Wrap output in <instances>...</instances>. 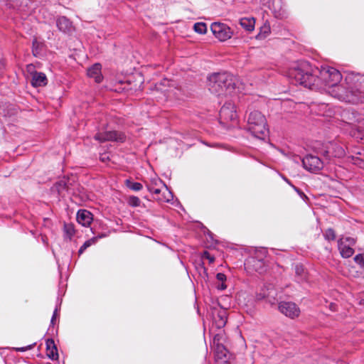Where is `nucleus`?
<instances>
[{"instance_id": "obj_8", "label": "nucleus", "mask_w": 364, "mask_h": 364, "mask_svg": "<svg viewBox=\"0 0 364 364\" xmlns=\"http://www.w3.org/2000/svg\"><path fill=\"white\" fill-rule=\"evenodd\" d=\"M278 309L282 314L291 319H296L301 314L300 308L291 301L280 302L278 305Z\"/></svg>"}, {"instance_id": "obj_13", "label": "nucleus", "mask_w": 364, "mask_h": 364, "mask_svg": "<svg viewBox=\"0 0 364 364\" xmlns=\"http://www.w3.org/2000/svg\"><path fill=\"white\" fill-rule=\"evenodd\" d=\"M95 139L100 141H122L124 136L122 134L116 132L107 131L103 133L96 134Z\"/></svg>"}, {"instance_id": "obj_20", "label": "nucleus", "mask_w": 364, "mask_h": 364, "mask_svg": "<svg viewBox=\"0 0 364 364\" xmlns=\"http://www.w3.org/2000/svg\"><path fill=\"white\" fill-rule=\"evenodd\" d=\"M214 322L219 328L225 326L227 322V314L225 310L220 311L217 316L214 317Z\"/></svg>"}, {"instance_id": "obj_22", "label": "nucleus", "mask_w": 364, "mask_h": 364, "mask_svg": "<svg viewBox=\"0 0 364 364\" xmlns=\"http://www.w3.org/2000/svg\"><path fill=\"white\" fill-rule=\"evenodd\" d=\"M57 26L63 32L70 31L72 28V23L66 17H60L58 19Z\"/></svg>"}, {"instance_id": "obj_16", "label": "nucleus", "mask_w": 364, "mask_h": 364, "mask_svg": "<svg viewBox=\"0 0 364 364\" xmlns=\"http://www.w3.org/2000/svg\"><path fill=\"white\" fill-rule=\"evenodd\" d=\"M93 220L92 213L87 210H80L77 213V221L82 226H89Z\"/></svg>"}, {"instance_id": "obj_36", "label": "nucleus", "mask_w": 364, "mask_h": 364, "mask_svg": "<svg viewBox=\"0 0 364 364\" xmlns=\"http://www.w3.org/2000/svg\"><path fill=\"white\" fill-rule=\"evenodd\" d=\"M38 46V43H37L36 41H34L33 43V51L34 53V55H36V49Z\"/></svg>"}, {"instance_id": "obj_25", "label": "nucleus", "mask_w": 364, "mask_h": 364, "mask_svg": "<svg viewBox=\"0 0 364 364\" xmlns=\"http://www.w3.org/2000/svg\"><path fill=\"white\" fill-rule=\"evenodd\" d=\"M353 134L358 139H364V120L353 128Z\"/></svg>"}, {"instance_id": "obj_24", "label": "nucleus", "mask_w": 364, "mask_h": 364, "mask_svg": "<svg viewBox=\"0 0 364 364\" xmlns=\"http://www.w3.org/2000/svg\"><path fill=\"white\" fill-rule=\"evenodd\" d=\"M353 134L358 139H364V120L353 128Z\"/></svg>"}, {"instance_id": "obj_7", "label": "nucleus", "mask_w": 364, "mask_h": 364, "mask_svg": "<svg viewBox=\"0 0 364 364\" xmlns=\"http://www.w3.org/2000/svg\"><path fill=\"white\" fill-rule=\"evenodd\" d=\"M210 30L214 36L220 41H225L230 39L232 36L231 28L226 24L215 22L212 23Z\"/></svg>"}, {"instance_id": "obj_10", "label": "nucleus", "mask_w": 364, "mask_h": 364, "mask_svg": "<svg viewBox=\"0 0 364 364\" xmlns=\"http://www.w3.org/2000/svg\"><path fill=\"white\" fill-rule=\"evenodd\" d=\"M355 244V240L352 237H341L338 240V249L341 256L346 258L351 257L354 253V250L352 247Z\"/></svg>"}, {"instance_id": "obj_21", "label": "nucleus", "mask_w": 364, "mask_h": 364, "mask_svg": "<svg viewBox=\"0 0 364 364\" xmlns=\"http://www.w3.org/2000/svg\"><path fill=\"white\" fill-rule=\"evenodd\" d=\"M46 351H47V355L53 359L55 360L58 358V355L57 353V348L54 344L53 341L52 340H48L46 342Z\"/></svg>"}, {"instance_id": "obj_19", "label": "nucleus", "mask_w": 364, "mask_h": 364, "mask_svg": "<svg viewBox=\"0 0 364 364\" xmlns=\"http://www.w3.org/2000/svg\"><path fill=\"white\" fill-rule=\"evenodd\" d=\"M240 24L247 31L252 32L255 29V19L253 17L242 18Z\"/></svg>"}, {"instance_id": "obj_17", "label": "nucleus", "mask_w": 364, "mask_h": 364, "mask_svg": "<svg viewBox=\"0 0 364 364\" xmlns=\"http://www.w3.org/2000/svg\"><path fill=\"white\" fill-rule=\"evenodd\" d=\"M323 155L327 157H341L344 155V150L342 147L330 143L326 146V150L323 152Z\"/></svg>"}, {"instance_id": "obj_29", "label": "nucleus", "mask_w": 364, "mask_h": 364, "mask_svg": "<svg viewBox=\"0 0 364 364\" xmlns=\"http://www.w3.org/2000/svg\"><path fill=\"white\" fill-rule=\"evenodd\" d=\"M216 278L218 282H220L221 284H218L217 287L218 289L220 290H223L226 289L227 286L224 284V282L226 281V276L225 274H217Z\"/></svg>"}, {"instance_id": "obj_23", "label": "nucleus", "mask_w": 364, "mask_h": 364, "mask_svg": "<svg viewBox=\"0 0 364 364\" xmlns=\"http://www.w3.org/2000/svg\"><path fill=\"white\" fill-rule=\"evenodd\" d=\"M271 32L270 26L267 22H265L260 28L259 32L256 36L257 39L262 40L267 38Z\"/></svg>"}, {"instance_id": "obj_32", "label": "nucleus", "mask_w": 364, "mask_h": 364, "mask_svg": "<svg viewBox=\"0 0 364 364\" xmlns=\"http://www.w3.org/2000/svg\"><path fill=\"white\" fill-rule=\"evenodd\" d=\"M129 203L132 206L136 207L140 204V200L136 196H132L129 198Z\"/></svg>"}, {"instance_id": "obj_15", "label": "nucleus", "mask_w": 364, "mask_h": 364, "mask_svg": "<svg viewBox=\"0 0 364 364\" xmlns=\"http://www.w3.org/2000/svg\"><path fill=\"white\" fill-rule=\"evenodd\" d=\"M220 117L225 120L234 121L237 118L235 107L231 105H224L220 112Z\"/></svg>"}, {"instance_id": "obj_5", "label": "nucleus", "mask_w": 364, "mask_h": 364, "mask_svg": "<svg viewBox=\"0 0 364 364\" xmlns=\"http://www.w3.org/2000/svg\"><path fill=\"white\" fill-rule=\"evenodd\" d=\"M348 87H344L343 85H337L331 90H329V93L341 100H343L348 102L355 103L358 102L360 99L358 95L355 93V89H351L349 85Z\"/></svg>"}, {"instance_id": "obj_11", "label": "nucleus", "mask_w": 364, "mask_h": 364, "mask_svg": "<svg viewBox=\"0 0 364 364\" xmlns=\"http://www.w3.org/2000/svg\"><path fill=\"white\" fill-rule=\"evenodd\" d=\"M346 82L351 89H355V93L364 92V76L358 74H348L346 77Z\"/></svg>"}, {"instance_id": "obj_14", "label": "nucleus", "mask_w": 364, "mask_h": 364, "mask_svg": "<svg viewBox=\"0 0 364 364\" xmlns=\"http://www.w3.org/2000/svg\"><path fill=\"white\" fill-rule=\"evenodd\" d=\"M215 352V358L218 364H227L228 363V353L222 343H217V347H214Z\"/></svg>"}, {"instance_id": "obj_1", "label": "nucleus", "mask_w": 364, "mask_h": 364, "mask_svg": "<svg viewBox=\"0 0 364 364\" xmlns=\"http://www.w3.org/2000/svg\"><path fill=\"white\" fill-rule=\"evenodd\" d=\"M235 77L228 73L213 74L208 79L209 90L218 96L231 94L235 90Z\"/></svg>"}, {"instance_id": "obj_6", "label": "nucleus", "mask_w": 364, "mask_h": 364, "mask_svg": "<svg viewBox=\"0 0 364 364\" xmlns=\"http://www.w3.org/2000/svg\"><path fill=\"white\" fill-rule=\"evenodd\" d=\"M146 186L148 189L154 194L158 195L161 193H163L164 196L163 198L159 197V200L166 201L170 200L171 193L168 192L166 186L164 184L163 181L160 178L157 177L153 178L150 183Z\"/></svg>"}, {"instance_id": "obj_34", "label": "nucleus", "mask_w": 364, "mask_h": 364, "mask_svg": "<svg viewBox=\"0 0 364 364\" xmlns=\"http://www.w3.org/2000/svg\"><path fill=\"white\" fill-rule=\"evenodd\" d=\"M325 236L328 240H334L336 237L335 232L331 229H329L326 232Z\"/></svg>"}, {"instance_id": "obj_18", "label": "nucleus", "mask_w": 364, "mask_h": 364, "mask_svg": "<svg viewBox=\"0 0 364 364\" xmlns=\"http://www.w3.org/2000/svg\"><path fill=\"white\" fill-rule=\"evenodd\" d=\"M87 75L90 77L94 78L95 82H100L102 80V75L101 73V65L96 63L87 70Z\"/></svg>"}, {"instance_id": "obj_35", "label": "nucleus", "mask_w": 364, "mask_h": 364, "mask_svg": "<svg viewBox=\"0 0 364 364\" xmlns=\"http://www.w3.org/2000/svg\"><path fill=\"white\" fill-rule=\"evenodd\" d=\"M203 259H206L210 262H213L214 261V258L208 252H204Z\"/></svg>"}, {"instance_id": "obj_26", "label": "nucleus", "mask_w": 364, "mask_h": 364, "mask_svg": "<svg viewBox=\"0 0 364 364\" xmlns=\"http://www.w3.org/2000/svg\"><path fill=\"white\" fill-rule=\"evenodd\" d=\"M105 235H101L98 237H92L87 241H85L84 242V244L82 245V247L80 248L79 250V254H82L83 252V251L85 250H86L87 247H89L90 246L95 244L98 240V238H101L102 237H104Z\"/></svg>"}, {"instance_id": "obj_2", "label": "nucleus", "mask_w": 364, "mask_h": 364, "mask_svg": "<svg viewBox=\"0 0 364 364\" xmlns=\"http://www.w3.org/2000/svg\"><path fill=\"white\" fill-rule=\"evenodd\" d=\"M310 71L309 65L303 62L291 68L289 76L304 87L312 88L315 85L316 79L310 74Z\"/></svg>"}, {"instance_id": "obj_27", "label": "nucleus", "mask_w": 364, "mask_h": 364, "mask_svg": "<svg viewBox=\"0 0 364 364\" xmlns=\"http://www.w3.org/2000/svg\"><path fill=\"white\" fill-rule=\"evenodd\" d=\"M194 31L199 34H205L207 32V26L205 23H196L193 26Z\"/></svg>"}, {"instance_id": "obj_28", "label": "nucleus", "mask_w": 364, "mask_h": 364, "mask_svg": "<svg viewBox=\"0 0 364 364\" xmlns=\"http://www.w3.org/2000/svg\"><path fill=\"white\" fill-rule=\"evenodd\" d=\"M128 188L134 191H140L142 188V185L140 183L132 182L129 180L125 181Z\"/></svg>"}, {"instance_id": "obj_3", "label": "nucleus", "mask_w": 364, "mask_h": 364, "mask_svg": "<svg viewBox=\"0 0 364 364\" xmlns=\"http://www.w3.org/2000/svg\"><path fill=\"white\" fill-rule=\"evenodd\" d=\"M249 130L257 138H263L267 132L265 117L259 111H252L247 119Z\"/></svg>"}, {"instance_id": "obj_33", "label": "nucleus", "mask_w": 364, "mask_h": 364, "mask_svg": "<svg viewBox=\"0 0 364 364\" xmlns=\"http://www.w3.org/2000/svg\"><path fill=\"white\" fill-rule=\"evenodd\" d=\"M65 230L69 237H72L75 233L74 227L71 224L65 225Z\"/></svg>"}, {"instance_id": "obj_4", "label": "nucleus", "mask_w": 364, "mask_h": 364, "mask_svg": "<svg viewBox=\"0 0 364 364\" xmlns=\"http://www.w3.org/2000/svg\"><path fill=\"white\" fill-rule=\"evenodd\" d=\"M342 75L338 70L331 67H323L319 73V80L321 83L317 82L316 86L325 85L328 92L331 90L341 80Z\"/></svg>"}, {"instance_id": "obj_31", "label": "nucleus", "mask_w": 364, "mask_h": 364, "mask_svg": "<svg viewBox=\"0 0 364 364\" xmlns=\"http://www.w3.org/2000/svg\"><path fill=\"white\" fill-rule=\"evenodd\" d=\"M224 340V336L222 333H218L217 335H215L213 338L214 347H217V343H218L223 344V341Z\"/></svg>"}, {"instance_id": "obj_30", "label": "nucleus", "mask_w": 364, "mask_h": 364, "mask_svg": "<svg viewBox=\"0 0 364 364\" xmlns=\"http://www.w3.org/2000/svg\"><path fill=\"white\" fill-rule=\"evenodd\" d=\"M354 261L360 267H364V253L357 255L354 257Z\"/></svg>"}, {"instance_id": "obj_12", "label": "nucleus", "mask_w": 364, "mask_h": 364, "mask_svg": "<svg viewBox=\"0 0 364 364\" xmlns=\"http://www.w3.org/2000/svg\"><path fill=\"white\" fill-rule=\"evenodd\" d=\"M304 167L309 171H319L323 168V162L315 156H306L302 161Z\"/></svg>"}, {"instance_id": "obj_9", "label": "nucleus", "mask_w": 364, "mask_h": 364, "mask_svg": "<svg viewBox=\"0 0 364 364\" xmlns=\"http://www.w3.org/2000/svg\"><path fill=\"white\" fill-rule=\"evenodd\" d=\"M26 71L29 75L28 77L31 78V82L33 87H43L47 85L48 80L46 75L43 73L35 71L34 67L32 65L27 66Z\"/></svg>"}]
</instances>
